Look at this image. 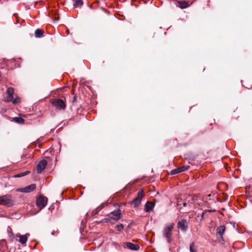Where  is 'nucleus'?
Segmentation results:
<instances>
[{
    "mask_svg": "<svg viewBox=\"0 0 252 252\" xmlns=\"http://www.w3.org/2000/svg\"><path fill=\"white\" fill-rule=\"evenodd\" d=\"M144 196L143 191L141 190L138 191L137 196L131 202L135 207H138L141 203L142 199Z\"/></svg>",
    "mask_w": 252,
    "mask_h": 252,
    "instance_id": "423d86ee",
    "label": "nucleus"
},
{
    "mask_svg": "<svg viewBox=\"0 0 252 252\" xmlns=\"http://www.w3.org/2000/svg\"><path fill=\"white\" fill-rule=\"evenodd\" d=\"M47 162L46 160L43 159L41 160L37 165L36 170L37 173H41V172L45 169L47 165Z\"/></svg>",
    "mask_w": 252,
    "mask_h": 252,
    "instance_id": "6e6552de",
    "label": "nucleus"
},
{
    "mask_svg": "<svg viewBox=\"0 0 252 252\" xmlns=\"http://www.w3.org/2000/svg\"><path fill=\"white\" fill-rule=\"evenodd\" d=\"M24 157H25L24 155H23V156H22V158Z\"/></svg>",
    "mask_w": 252,
    "mask_h": 252,
    "instance_id": "2f4dec72",
    "label": "nucleus"
},
{
    "mask_svg": "<svg viewBox=\"0 0 252 252\" xmlns=\"http://www.w3.org/2000/svg\"><path fill=\"white\" fill-rule=\"evenodd\" d=\"M29 236V233H26L25 235H17V237L19 238V242L21 243L22 244H26L27 242L28 238Z\"/></svg>",
    "mask_w": 252,
    "mask_h": 252,
    "instance_id": "2eb2a0df",
    "label": "nucleus"
},
{
    "mask_svg": "<svg viewBox=\"0 0 252 252\" xmlns=\"http://www.w3.org/2000/svg\"><path fill=\"white\" fill-rule=\"evenodd\" d=\"M124 228V226L123 224H119L116 226V228L119 231H121L122 230H123Z\"/></svg>",
    "mask_w": 252,
    "mask_h": 252,
    "instance_id": "393cba45",
    "label": "nucleus"
},
{
    "mask_svg": "<svg viewBox=\"0 0 252 252\" xmlns=\"http://www.w3.org/2000/svg\"><path fill=\"white\" fill-rule=\"evenodd\" d=\"M112 218H113V217L112 216H110L109 215V218H105L103 220H102L100 222H105V223H107V222H108L110 220H113Z\"/></svg>",
    "mask_w": 252,
    "mask_h": 252,
    "instance_id": "b1692460",
    "label": "nucleus"
},
{
    "mask_svg": "<svg viewBox=\"0 0 252 252\" xmlns=\"http://www.w3.org/2000/svg\"><path fill=\"white\" fill-rule=\"evenodd\" d=\"M6 94H7L8 96L5 101L7 102L11 101L13 98V94H14L13 88H11V87L8 88L6 91Z\"/></svg>",
    "mask_w": 252,
    "mask_h": 252,
    "instance_id": "9b49d317",
    "label": "nucleus"
},
{
    "mask_svg": "<svg viewBox=\"0 0 252 252\" xmlns=\"http://www.w3.org/2000/svg\"><path fill=\"white\" fill-rule=\"evenodd\" d=\"M124 245L131 250L137 251L140 248L139 245L133 244L130 242H125Z\"/></svg>",
    "mask_w": 252,
    "mask_h": 252,
    "instance_id": "f8f14e48",
    "label": "nucleus"
},
{
    "mask_svg": "<svg viewBox=\"0 0 252 252\" xmlns=\"http://www.w3.org/2000/svg\"><path fill=\"white\" fill-rule=\"evenodd\" d=\"M36 186L35 184H32L23 188H19L16 191L20 192L29 193L33 191L36 189Z\"/></svg>",
    "mask_w": 252,
    "mask_h": 252,
    "instance_id": "39448f33",
    "label": "nucleus"
},
{
    "mask_svg": "<svg viewBox=\"0 0 252 252\" xmlns=\"http://www.w3.org/2000/svg\"><path fill=\"white\" fill-rule=\"evenodd\" d=\"M225 230L224 225H220L217 228V233L220 236V240L223 241L222 235Z\"/></svg>",
    "mask_w": 252,
    "mask_h": 252,
    "instance_id": "4468645a",
    "label": "nucleus"
},
{
    "mask_svg": "<svg viewBox=\"0 0 252 252\" xmlns=\"http://www.w3.org/2000/svg\"><path fill=\"white\" fill-rule=\"evenodd\" d=\"M52 103L58 109L64 110L66 107L64 102L59 98L54 99Z\"/></svg>",
    "mask_w": 252,
    "mask_h": 252,
    "instance_id": "20e7f679",
    "label": "nucleus"
},
{
    "mask_svg": "<svg viewBox=\"0 0 252 252\" xmlns=\"http://www.w3.org/2000/svg\"><path fill=\"white\" fill-rule=\"evenodd\" d=\"M189 251L190 252H196L197 250L195 246L194 243L192 242L189 246Z\"/></svg>",
    "mask_w": 252,
    "mask_h": 252,
    "instance_id": "412c9836",
    "label": "nucleus"
},
{
    "mask_svg": "<svg viewBox=\"0 0 252 252\" xmlns=\"http://www.w3.org/2000/svg\"><path fill=\"white\" fill-rule=\"evenodd\" d=\"M104 207V204H101L96 209L95 211H97V212L100 211Z\"/></svg>",
    "mask_w": 252,
    "mask_h": 252,
    "instance_id": "cd10ccee",
    "label": "nucleus"
},
{
    "mask_svg": "<svg viewBox=\"0 0 252 252\" xmlns=\"http://www.w3.org/2000/svg\"><path fill=\"white\" fill-rule=\"evenodd\" d=\"M174 226V223H168L164 226L162 231L163 236L165 237L168 243L170 244L172 241V230Z\"/></svg>",
    "mask_w": 252,
    "mask_h": 252,
    "instance_id": "f257e3e1",
    "label": "nucleus"
},
{
    "mask_svg": "<svg viewBox=\"0 0 252 252\" xmlns=\"http://www.w3.org/2000/svg\"><path fill=\"white\" fill-rule=\"evenodd\" d=\"M109 215L113 217V220L117 221L121 218V212L120 210H115L112 212Z\"/></svg>",
    "mask_w": 252,
    "mask_h": 252,
    "instance_id": "9d476101",
    "label": "nucleus"
},
{
    "mask_svg": "<svg viewBox=\"0 0 252 252\" xmlns=\"http://www.w3.org/2000/svg\"><path fill=\"white\" fill-rule=\"evenodd\" d=\"M34 35L36 37H41L43 35V32L41 29H37L35 31Z\"/></svg>",
    "mask_w": 252,
    "mask_h": 252,
    "instance_id": "a211bd4d",
    "label": "nucleus"
},
{
    "mask_svg": "<svg viewBox=\"0 0 252 252\" xmlns=\"http://www.w3.org/2000/svg\"><path fill=\"white\" fill-rule=\"evenodd\" d=\"M177 226L183 231H186L188 229V223L187 220L185 219H182L177 223Z\"/></svg>",
    "mask_w": 252,
    "mask_h": 252,
    "instance_id": "0eeeda50",
    "label": "nucleus"
},
{
    "mask_svg": "<svg viewBox=\"0 0 252 252\" xmlns=\"http://www.w3.org/2000/svg\"><path fill=\"white\" fill-rule=\"evenodd\" d=\"M177 6L182 9L186 8L188 7L189 4L186 1H178Z\"/></svg>",
    "mask_w": 252,
    "mask_h": 252,
    "instance_id": "f3484780",
    "label": "nucleus"
},
{
    "mask_svg": "<svg viewBox=\"0 0 252 252\" xmlns=\"http://www.w3.org/2000/svg\"><path fill=\"white\" fill-rule=\"evenodd\" d=\"M183 200H184V198H179L177 199V206H180L182 205V204H183Z\"/></svg>",
    "mask_w": 252,
    "mask_h": 252,
    "instance_id": "a878e982",
    "label": "nucleus"
},
{
    "mask_svg": "<svg viewBox=\"0 0 252 252\" xmlns=\"http://www.w3.org/2000/svg\"><path fill=\"white\" fill-rule=\"evenodd\" d=\"M189 165L183 166L182 167L177 168L171 170L170 173L171 175H175L187 170L189 168Z\"/></svg>",
    "mask_w": 252,
    "mask_h": 252,
    "instance_id": "1a4fd4ad",
    "label": "nucleus"
},
{
    "mask_svg": "<svg viewBox=\"0 0 252 252\" xmlns=\"http://www.w3.org/2000/svg\"><path fill=\"white\" fill-rule=\"evenodd\" d=\"M13 120L15 122H16V123H17L18 124H24V121H25L22 118H21V117H14L13 118Z\"/></svg>",
    "mask_w": 252,
    "mask_h": 252,
    "instance_id": "6ab92c4d",
    "label": "nucleus"
},
{
    "mask_svg": "<svg viewBox=\"0 0 252 252\" xmlns=\"http://www.w3.org/2000/svg\"><path fill=\"white\" fill-rule=\"evenodd\" d=\"M83 4V2L82 1V0H76L74 4H73V6L74 7H77L78 6H82Z\"/></svg>",
    "mask_w": 252,
    "mask_h": 252,
    "instance_id": "aec40b11",
    "label": "nucleus"
},
{
    "mask_svg": "<svg viewBox=\"0 0 252 252\" xmlns=\"http://www.w3.org/2000/svg\"><path fill=\"white\" fill-rule=\"evenodd\" d=\"M30 172L29 171H26L24 172L23 173H19V174L15 175L14 176V177H15V178L21 177H23V176H24L25 175H28V174L30 173Z\"/></svg>",
    "mask_w": 252,
    "mask_h": 252,
    "instance_id": "4be33fe9",
    "label": "nucleus"
},
{
    "mask_svg": "<svg viewBox=\"0 0 252 252\" xmlns=\"http://www.w3.org/2000/svg\"><path fill=\"white\" fill-rule=\"evenodd\" d=\"M183 205L184 207H187L188 205V204L185 201V200H183Z\"/></svg>",
    "mask_w": 252,
    "mask_h": 252,
    "instance_id": "c85d7f7f",
    "label": "nucleus"
},
{
    "mask_svg": "<svg viewBox=\"0 0 252 252\" xmlns=\"http://www.w3.org/2000/svg\"><path fill=\"white\" fill-rule=\"evenodd\" d=\"M0 205H7L10 207L13 205V200L10 198L9 195H3L0 196Z\"/></svg>",
    "mask_w": 252,
    "mask_h": 252,
    "instance_id": "7ed1b4c3",
    "label": "nucleus"
},
{
    "mask_svg": "<svg viewBox=\"0 0 252 252\" xmlns=\"http://www.w3.org/2000/svg\"><path fill=\"white\" fill-rule=\"evenodd\" d=\"M48 202V198L44 196L39 195L36 198V204L37 206L40 209L44 208Z\"/></svg>",
    "mask_w": 252,
    "mask_h": 252,
    "instance_id": "f03ea898",
    "label": "nucleus"
},
{
    "mask_svg": "<svg viewBox=\"0 0 252 252\" xmlns=\"http://www.w3.org/2000/svg\"><path fill=\"white\" fill-rule=\"evenodd\" d=\"M215 211V210H207L204 211L201 216V220H204V216L206 213H212V212H214Z\"/></svg>",
    "mask_w": 252,
    "mask_h": 252,
    "instance_id": "5701e85b",
    "label": "nucleus"
},
{
    "mask_svg": "<svg viewBox=\"0 0 252 252\" xmlns=\"http://www.w3.org/2000/svg\"><path fill=\"white\" fill-rule=\"evenodd\" d=\"M154 204L151 202L148 201L145 204V211L146 212H150L152 211L154 208Z\"/></svg>",
    "mask_w": 252,
    "mask_h": 252,
    "instance_id": "dca6fc26",
    "label": "nucleus"
},
{
    "mask_svg": "<svg viewBox=\"0 0 252 252\" xmlns=\"http://www.w3.org/2000/svg\"><path fill=\"white\" fill-rule=\"evenodd\" d=\"M98 212H97V211H95V210L94 211H93V212H92V213L93 214V215H95V214H96Z\"/></svg>",
    "mask_w": 252,
    "mask_h": 252,
    "instance_id": "7c9ffc66",
    "label": "nucleus"
},
{
    "mask_svg": "<svg viewBox=\"0 0 252 252\" xmlns=\"http://www.w3.org/2000/svg\"><path fill=\"white\" fill-rule=\"evenodd\" d=\"M184 200L187 202L189 206H190L195 200V197L190 195H187L184 197Z\"/></svg>",
    "mask_w": 252,
    "mask_h": 252,
    "instance_id": "ddd939ff",
    "label": "nucleus"
},
{
    "mask_svg": "<svg viewBox=\"0 0 252 252\" xmlns=\"http://www.w3.org/2000/svg\"><path fill=\"white\" fill-rule=\"evenodd\" d=\"M76 101H77V97L76 96H74L73 100H72V102L74 103V102H76Z\"/></svg>",
    "mask_w": 252,
    "mask_h": 252,
    "instance_id": "c756f323",
    "label": "nucleus"
},
{
    "mask_svg": "<svg viewBox=\"0 0 252 252\" xmlns=\"http://www.w3.org/2000/svg\"><path fill=\"white\" fill-rule=\"evenodd\" d=\"M12 102L14 104H16L20 101V98L19 97H15V98H13L12 99Z\"/></svg>",
    "mask_w": 252,
    "mask_h": 252,
    "instance_id": "bb28decb",
    "label": "nucleus"
}]
</instances>
